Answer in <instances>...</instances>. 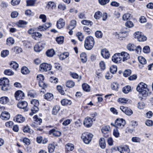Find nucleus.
I'll return each mask as SVG.
<instances>
[{"instance_id":"nucleus-15","label":"nucleus","mask_w":153,"mask_h":153,"mask_svg":"<svg viewBox=\"0 0 153 153\" xmlns=\"http://www.w3.org/2000/svg\"><path fill=\"white\" fill-rule=\"evenodd\" d=\"M120 53L121 59H122V61H126L130 58L129 54L126 52L123 51Z\"/></svg>"},{"instance_id":"nucleus-40","label":"nucleus","mask_w":153,"mask_h":153,"mask_svg":"<svg viewBox=\"0 0 153 153\" xmlns=\"http://www.w3.org/2000/svg\"><path fill=\"white\" fill-rule=\"evenodd\" d=\"M21 73L24 74H28L30 71L28 68L26 67H22L21 70Z\"/></svg>"},{"instance_id":"nucleus-16","label":"nucleus","mask_w":153,"mask_h":153,"mask_svg":"<svg viewBox=\"0 0 153 153\" xmlns=\"http://www.w3.org/2000/svg\"><path fill=\"white\" fill-rule=\"evenodd\" d=\"M0 117L3 120H7L10 119V115L8 112L4 111L1 113Z\"/></svg>"},{"instance_id":"nucleus-7","label":"nucleus","mask_w":153,"mask_h":153,"mask_svg":"<svg viewBox=\"0 0 153 153\" xmlns=\"http://www.w3.org/2000/svg\"><path fill=\"white\" fill-rule=\"evenodd\" d=\"M52 67L51 65L46 63H43L40 65V69L42 71H47L51 70Z\"/></svg>"},{"instance_id":"nucleus-20","label":"nucleus","mask_w":153,"mask_h":153,"mask_svg":"<svg viewBox=\"0 0 153 153\" xmlns=\"http://www.w3.org/2000/svg\"><path fill=\"white\" fill-rule=\"evenodd\" d=\"M36 141L39 143H42L43 144L46 143L48 142V140L46 138L43 139L42 136H38L36 138Z\"/></svg>"},{"instance_id":"nucleus-25","label":"nucleus","mask_w":153,"mask_h":153,"mask_svg":"<svg viewBox=\"0 0 153 153\" xmlns=\"http://www.w3.org/2000/svg\"><path fill=\"white\" fill-rule=\"evenodd\" d=\"M74 146L73 144L68 143L65 145L66 151L69 152L73 150L74 149Z\"/></svg>"},{"instance_id":"nucleus-64","label":"nucleus","mask_w":153,"mask_h":153,"mask_svg":"<svg viewBox=\"0 0 153 153\" xmlns=\"http://www.w3.org/2000/svg\"><path fill=\"white\" fill-rule=\"evenodd\" d=\"M39 86L42 88L47 87V85L43 81H39Z\"/></svg>"},{"instance_id":"nucleus-50","label":"nucleus","mask_w":153,"mask_h":153,"mask_svg":"<svg viewBox=\"0 0 153 153\" xmlns=\"http://www.w3.org/2000/svg\"><path fill=\"white\" fill-rule=\"evenodd\" d=\"M64 37L60 36L57 37L56 39V41L59 44H62L63 42Z\"/></svg>"},{"instance_id":"nucleus-41","label":"nucleus","mask_w":153,"mask_h":153,"mask_svg":"<svg viewBox=\"0 0 153 153\" xmlns=\"http://www.w3.org/2000/svg\"><path fill=\"white\" fill-rule=\"evenodd\" d=\"M83 90L86 91H89L90 90V87L87 84L84 83L82 85Z\"/></svg>"},{"instance_id":"nucleus-22","label":"nucleus","mask_w":153,"mask_h":153,"mask_svg":"<svg viewBox=\"0 0 153 153\" xmlns=\"http://www.w3.org/2000/svg\"><path fill=\"white\" fill-rule=\"evenodd\" d=\"M76 24V21L75 20H71L70 22V25L67 27L69 30H72L75 27Z\"/></svg>"},{"instance_id":"nucleus-17","label":"nucleus","mask_w":153,"mask_h":153,"mask_svg":"<svg viewBox=\"0 0 153 153\" xmlns=\"http://www.w3.org/2000/svg\"><path fill=\"white\" fill-rule=\"evenodd\" d=\"M50 134H52L55 137H59L61 134L60 131L55 129H53L49 131Z\"/></svg>"},{"instance_id":"nucleus-32","label":"nucleus","mask_w":153,"mask_h":153,"mask_svg":"<svg viewBox=\"0 0 153 153\" xmlns=\"http://www.w3.org/2000/svg\"><path fill=\"white\" fill-rule=\"evenodd\" d=\"M127 49L129 51H134L136 49V46L133 44L129 43L127 46Z\"/></svg>"},{"instance_id":"nucleus-29","label":"nucleus","mask_w":153,"mask_h":153,"mask_svg":"<svg viewBox=\"0 0 153 153\" xmlns=\"http://www.w3.org/2000/svg\"><path fill=\"white\" fill-rule=\"evenodd\" d=\"M110 128L109 126H105L102 128L101 131L102 133L105 134H107L109 132Z\"/></svg>"},{"instance_id":"nucleus-1","label":"nucleus","mask_w":153,"mask_h":153,"mask_svg":"<svg viewBox=\"0 0 153 153\" xmlns=\"http://www.w3.org/2000/svg\"><path fill=\"white\" fill-rule=\"evenodd\" d=\"M146 84L143 82L140 83L137 85L136 89L137 91L141 94L143 97H146L148 95L149 90Z\"/></svg>"},{"instance_id":"nucleus-63","label":"nucleus","mask_w":153,"mask_h":153,"mask_svg":"<svg viewBox=\"0 0 153 153\" xmlns=\"http://www.w3.org/2000/svg\"><path fill=\"white\" fill-rule=\"evenodd\" d=\"M37 79L39 81H43L44 79V77L42 74H39L36 76Z\"/></svg>"},{"instance_id":"nucleus-12","label":"nucleus","mask_w":153,"mask_h":153,"mask_svg":"<svg viewBox=\"0 0 153 153\" xmlns=\"http://www.w3.org/2000/svg\"><path fill=\"white\" fill-rule=\"evenodd\" d=\"M45 45L41 42H39L34 47V51L36 52H39L43 48Z\"/></svg>"},{"instance_id":"nucleus-56","label":"nucleus","mask_w":153,"mask_h":153,"mask_svg":"<svg viewBox=\"0 0 153 153\" xmlns=\"http://www.w3.org/2000/svg\"><path fill=\"white\" fill-rule=\"evenodd\" d=\"M145 104L143 102H139L138 103L137 107L140 109H143L145 107Z\"/></svg>"},{"instance_id":"nucleus-33","label":"nucleus","mask_w":153,"mask_h":153,"mask_svg":"<svg viewBox=\"0 0 153 153\" xmlns=\"http://www.w3.org/2000/svg\"><path fill=\"white\" fill-rule=\"evenodd\" d=\"M47 56L48 57H52L55 54V52L53 49H51L48 50L46 53Z\"/></svg>"},{"instance_id":"nucleus-18","label":"nucleus","mask_w":153,"mask_h":153,"mask_svg":"<svg viewBox=\"0 0 153 153\" xmlns=\"http://www.w3.org/2000/svg\"><path fill=\"white\" fill-rule=\"evenodd\" d=\"M101 54L104 58L106 59L108 58L110 56L109 51L106 49H104L101 51Z\"/></svg>"},{"instance_id":"nucleus-10","label":"nucleus","mask_w":153,"mask_h":153,"mask_svg":"<svg viewBox=\"0 0 153 153\" xmlns=\"http://www.w3.org/2000/svg\"><path fill=\"white\" fill-rule=\"evenodd\" d=\"M120 109L126 114L128 116H131L133 114V111L130 109L123 106H121Z\"/></svg>"},{"instance_id":"nucleus-8","label":"nucleus","mask_w":153,"mask_h":153,"mask_svg":"<svg viewBox=\"0 0 153 153\" xmlns=\"http://www.w3.org/2000/svg\"><path fill=\"white\" fill-rule=\"evenodd\" d=\"M120 53H119L115 54L112 57V60L116 63H120L122 62Z\"/></svg>"},{"instance_id":"nucleus-3","label":"nucleus","mask_w":153,"mask_h":153,"mask_svg":"<svg viewBox=\"0 0 153 153\" xmlns=\"http://www.w3.org/2000/svg\"><path fill=\"white\" fill-rule=\"evenodd\" d=\"M0 86H1V89L3 91H7L11 88L9 80L5 77L0 79Z\"/></svg>"},{"instance_id":"nucleus-60","label":"nucleus","mask_w":153,"mask_h":153,"mask_svg":"<svg viewBox=\"0 0 153 153\" xmlns=\"http://www.w3.org/2000/svg\"><path fill=\"white\" fill-rule=\"evenodd\" d=\"M131 73L130 70L128 69L125 70L123 72V75L125 77H127L130 75Z\"/></svg>"},{"instance_id":"nucleus-37","label":"nucleus","mask_w":153,"mask_h":153,"mask_svg":"<svg viewBox=\"0 0 153 153\" xmlns=\"http://www.w3.org/2000/svg\"><path fill=\"white\" fill-rule=\"evenodd\" d=\"M66 85L68 88H72L75 85V83L72 81L69 80L66 82Z\"/></svg>"},{"instance_id":"nucleus-55","label":"nucleus","mask_w":153,"mask_h":153,"mask_svg":"<svg viewBox=\"0 0 153 153\" xmlns=\"http://www.w3.org/2000/svg\"><path fill=\"white\" fill-rule=\"evenodd\" d=\"M76 36L77 37L79 40L80 41H82L83 40L84 36L82 33L79 32L77 33L76 34Z\"/></svg>"},{"instance_id":"nucleus-31","label":"nucleus","mask_w":153,"mask_h":153,"mask_svg":"<svg viewBox=\"0 0 153 153\" xmlns=\"http://www.w3.org/2000/svg\"><path fill=\"white\" fill-rule=\"evenodd\" d=\"M27 23V22L25 21L19 20L17 23V25L19 27H24Z\"/></svg>"},{"instance_id":"nucleus-57","label":"nucleus","mask_w":153,"mask_h":153,"mask_svg":"<svg viewBox=\"0 0 153 153\" xmlns=\"http://www.w3.org/2000/svg\"><path fill=\"white\" fill-rule=\"evenodd\" d=\"M117 101L119 103L123 104L127 103L128 100L125 98H120L118 99Z\"/></svg>"},{"instance_id":"nucleus-61","label":"nucleus","mask_w":153,"mask_h":153,"mask_svg":"<svg viewBox=\"0 0 153 153\" xmlns=\"http://www.w3.org/2000/svg\"><path fill=\"white\" fill-rule=\"evenodd\" d=\"M125 25L128 27L131 28L133 26L134 24L131 21H128L125 23Z\"/></svg>"},{"instance_id":"nucleus-36","label":"nucleus","mask_w":153,"mask_h":153,"mask_svg":"<svg viewBox=\"0 0 153 153\" xmlns=\"http://www.w3.org/2000/svg\"><path fill=\"white\" fill-rule=\"evenodd\" d=\"M7 44L9 45H13L14 43V39L11 37L7 38L6 40Z\"/></svg>"},{"instance_id":"nucleus-46","label":"nucleus","mask_w":153,"mask_h":153,"mask_svg":"<svg viewBox=\"0 0 153 153\" xmlns=\"http://www.w3.org/2000/svg\"><path fill=\"white\" fill-rule=\"evenodd\" d=\"M33 118L35 120V123L37 124L40 125L42 122V120L41 118H39L37 117V115H35L34 116Z\"/></svg>"},{"instance_id":"nucleus-6","label":"nucleus","mask_w":153,"mask_h":153,"mask_svg":"<svg viewBox=\"0 0 153 153\" xmlns=\"http://www.w3.org/2000/svg\"><path fill=\"white\" fill-rule=\"evenodd\" d=\"M134 37L139 42H144L147 39L146 36L141 32H136L134 33Z\"/></svg>"},{"instance_id":"nucleus-24","label":"nucleus","mask_w":153,"mask_h":153,"mask_svg":"<svg viewBox=\"0 0 153 153\" xmlns=\"http://www.w3.org/2000/svg\"><path fill=\"white\" fill-rule=\"evenodd\" d=\"M61 103L62 105L65 106L70 105L71 104L72 102L71 100L67 99H63L61 101Z\"/></svg>"},{"instance_id":"nucleus-54","label":"nucleus","mask_w":153,"mask_h":153,"mask_svg":"<svg viewBox=\"0 0 153 153\" xmlns=\"http://www.w3.org/2000/svg\"><path fill=\"white\" fill-rule=\"evenodd\" d=\"M81 23L83 25H92L93 23L92 22L88 20H83L81 21Z\"/></svg>"},{"instance_id":"nucleus-49","label":"nucleus","mask_w":153,"mask_h":153,"mask_svg":"<svg viewBox=\"0 0 153 153\" xmlns=\"http://www.w3.org/2000/svg\"><path fill=\"white\" fill-rule=\"evenodd\" d=\"M95 36L98 38H101L102 37V33L100 30H97L95 32Z\"/></svg>"},{"instance_id":"nucleus-58","label":"nucleus","mask_w":153,"mask_h":153,"mask_svg":"<svg viewBox=\"0 0 153 153\" xmlns=\"http://www.w3.org/2000/svg\"><path fill=\"white\" fill-rule=\"evenodd\" d=\"M131 15L129 13H126L124 14L122 17L124 21L130 19Z\"/></svg>"},{"instance_id":"nucleus-14","label":"nucleus","mask_w":153,"mask_h":153,"mask_svg":"<svg viewBox=\"0 0 153 153\" xmlns=\"http://www.w3.org/2000/svg\"><path fill=\"white\" fill-rule=\"evenodd\" d=\"M117 149L121 153H129L130 151V149L127 146H119Z\"/></svg>"},{"instance_id":"nucleus-47","label":"nucleus","mask_w":153,"mask_h":153,"mask_svg":"<svg viewBox=\"0 0 153 153\" xmlns=\"http://www.w3.org/2000/svg\"><path fill=\"white\" fill-rule=\"evenodd\" d=\"M42 36V34L39 32H34L32 35L33 38L36 40V38H40Z\"/></svg>"},{"instance_id":"nucleus-26","label":"nucleus","mask_w":153,"mask_h":153,"mask_svg":"<svg viewBox=\"0 0 153 153\" xmlns=\"http://www.w3.org/2000/svg\"><path fill=\"white\" fill-rule=\"evenodd\" d=\"M44 98L48 100L51 101L53 98V96L52 94L47 93L44 95Z\"/></svg>"},{"instance_id":"nucleus-52","label":"nucleus","mask_w":153,"mask_h":153,"mask_svg":"<svg viewBox=\"0 0 153 153\" xmlns=\"http://www.w3.org/2000/svg\"><path fill=\"white\" fill-rule=\"evenodd\" d=\"M9 54V51L7 50L2 51L1 53V56L2 57H4L7 56Z\"/></svg>"},{"instance_id":"nucleus-9","label":"nucleus","mask_w":153,"mask_h":153,"mask_svg":"<svg viewBox=\"0 0 153 153\" xmlns=\"http://www.w3.org/2000/svg\"><path fill=\"white\" fill-rule=\"evenodd\" d=\"M15 98L18 100L23 99L25 97L24 93L22 91L20 90L16 91L15 94Z\"/></svg>"},{"instance_id":"nucleus-27","label":"nucleus","mask_w":153,"mask_h":153,"mask_svg":"<svg viewBox=\"0 0 153 153\" xmlns=\"http://www.w3.org/2000/svg\"><path fill=\"white\" fill-rule=\"evenodd\" d=\"M99 145L100 147L103 149L105 147V143L104 139L103 138H101L99 140Z\"/></svg>"},{"instance_id":"nucleus-38","label":"nucleus","mask_w":153,"mask_h":153,"mask_svg":"<svg viewBox=\"0 0 153 153\" xmlns=\"http://www.w3.org/2000/svg\"><path fill=\"white\" fill-rule=\"evenodd\" d=\"M102 13L100 11H98L96 12L94 15V17L96 19H99L102 16Z\"/></svg>"},{"instance_id":"nucleus-21","label":"nucleus","mask_w":153,"mask_h":153,"mask_svg":"<svg viewBox=\"0 0 153 153\" xmlns=\"http://www.w3.org/2000/svg\"><path fill=\"white\" fill-rule=\"evenodd\" d=\"M65 25V22L64 20L62 18H60L57 22L56 26L59 29H60L64 27Z\"/></svg>"},{"instance_id":"nucleus-53","label":"nucleus","mask_w":153,"mask_h":153,"mask_svg":"<svg viewBox=\"0 0 153 153\" xmlns=\"http://www.w3.org/2000/svg\"><path fill=\"white\" fill-rule=\"evenodd\" d=\"M10 65L11 67L16 70L18 67V64L16 62L12 61L10 63Z\"/></svg>"},{"instance_id":"nucleus-48","label":"nucleus","mask_w":153,"mask_h":153,"mask_svg":"<svg viewBox=\"0 0 153 153\" xmlns=\"http://www.w3.org/2000/svg\"><path fill=\"white\" fill-rule=\"evenodd\" d=\"M71 76L74 78L78 79V81H79L81 79V76H79L76 73H71Z\"/></svg>"},{"instance_id":"nucleus-11","label":"nucleus","mask_w":153,"mask_h":153,"mask_svg":"<svg viewBox=\"0 0 153 153\" xmlns=\"http://www.w3.org/2000/svg\"><path fill=\"white\" fill-rule=\"evenodd\" d=\"M92 119L88 117L85 119L84 121L83 124L85 126L89 127L92 126Z\"/></svg>"},{"instance_id":"nucleus-62","label":"nucleus","mask_w":153,"mask_h":153,"mask_svg":"<svg viewBox=\"0 0 153 153\" xmlns=\"http://www.w3.org/2000/svg\"><path fill=\"white\" fill-rule=\"evenodd\" d=\"M30 102L33 106H38L39 105V101L37 100H33L31 101Z\"/></svg>"},{"instance_id":"nucleus-13","label":"nucleus","mask_w":153,"mask_h":153,"mask_svg":"<svg viewBox=\"0 0 153 153\" xmlns=\"http://www.w3.org/2000/svg\"><path fill=\"white\" fill-rule=\"evenodd\" d=\"M27 102L25 101H20L18 103L17 106L20 108L25 109V111H28L27 109Z\"/></svg>"},{"instance_id":"nucleus-59","label":"nucleus","mask_w":153,"mask_h":153,"mask_svg":"<svg viewBox=\"0 0 153 153\" xmlns=\"http://www.w3.org/2000/svg\"><path fill=\"white\" fill-rule=\"evenodd\" d=\"M4 74L6 75L10 76L13 75L14 72L12 71L11 70L7 69L4 71Z\"/></svg>"},{"instance_id":"nucleus-5","label":"nucleus","mask_w":153,"mask_h":153,"mask_svg":"<svg viewBox=\"0 0 153 153\" xmlns=\"http://www.w3.org/2000/svg\"><path fill=\"white\" fill-rule=\"evenodd\" d=\"M126 124V121L123 119H117L115 121V127L122 129Z\"/></svg>"},{"instance_id":"nucleus-28","label":"nucleus","mask_w":153,"mask_h":153,"mask_svg":"<svg viewBox=\"0 0 153 153\" xmlns=\"http://www.w3.org/2000/svg\"><path fill=\"white\" fill-rule=\"evenodd\" d=\"M9 99L6 97H3L0 98V103L2 104H6L9 102Z\"/></svg>"},{"instance_id":"nucleus-34","label":"nucleus","mask_w":153,"mask_h":153,"mask_svg":"<svg viewBox=\"0 0 153 153\" xmlns=\"http://www.w3.org/2000/svg\"><path fill=\"white\" fill-rule=\"evenodd\" d=\"M131 87L129 85H127L123 88L122 91L123 93L127 94L131 91Z\"/></svg>"},{"instance_id":"nucleus-4","label":"nucleus","mask_w":153,"mask_h":153,"mask_svg":"<svg viewBox=\"0 0 153 153\" xmlns=\"http://www.w3.org/2000/svg\"><path fill=\"white\" fill-rule=\"evenodd\" d=\"M93 136L91 134L86 132L82 134L81 138L85 143L88 144L91 141Z\"/></svg>"},{"instance_id":"nucleus-23","label":"nucleus","mask_w":153,"mask_h":153,"mask_svg":"<svg viewBox=\"0 0 153 153\" xmlns=\"http://www.w3.org/2000/svg\"><path fill=\"white\" fill-rule=\"evenodd\" d=\"M38 106H33L31 108V112L29 114L30 115L32 116L34 114L37 113L39 111Z\"/></svg>"},{"instance_id":"nucleus-30","label":"nucleus","mask_w":153,"mask_h":153,"mask_svg":"<svg viewBox=\"0 0 153 153\" xmlns=\"http://www.w3.org/2000/svg\"><path fill=\"white\" fill-rule=\"evenodd\" d=\"M81 60L83 63H85L87 61V57L86 54L83 52L80 55Z\"/></svg>"},{"instance_id":"nucleus-45","label":"nucleus","mask_w":153,"mask_h":153,"mask_svg":"<svg viewBox=\"0 0 153 153\" xmlns=\"http://www.w3.org/2000/svg\"><path fill=\"white\" fill-rule=\"evenodd\" d=\"M117 70V68L116 65H112L110 68V71L112 74L116 73Z\"/></svg>"},{"instance_id":"nucleus-43","label":"nucleus","mask_w":153,"mask_h":153,"mask_svg":"<svg viewBox=\"0 0 153 153\" xmlns=\"http://www.w3.org/2000/svg\"><path fill=\"white\" fill-rule=\"evenodd\" d=\"M59 109L60 108L59 106H55L53 109L52 111V114L54 115L56 114Z\"/></svg>"},{"instance_id":"nucleus-51","label":"nucleus","mask_w":153,"mask_h":153,"mask_svg":"<svg viewBox=\"0 0 153 153\" xmlns=\"http://www.w3.org/2000/svg\"><path fill=\"white\" fill-rule=\"evenodd\" d=\"M47 6H48L49 9H53L56 7L55 3L53 1H50L48 3Z\"/></svg>"},{"instance_id":"nucleus-35","label":"nucleus","mask_w":153,"mask_h":153,"mask_svg":"<svg viewBox=\"0 0 153 153\" xmlns=\"http://www.w3.org/2000/svg\"><path fill=\"white\" fill-rule=\"evenodd\" d=\"M119 85L118 84L115 82H113L111 85V89L113 90H117L119 88Z\"/></svg>"},{"instance_id":"nucleus-19","label":"nucleus","mask_w":153,"mask_h":153,"mask_svg":"<svg viewBox=\"0 0 153 153\" xmlns=\"http://www.w3.org/2000/svg\"><path fill=\"white\" fill-rule=\"evenodd\" d=\"M25 118L21 115H18L14 118V120L18 123H22L25 121Z\"/></svg>"},{"instance_id":"nucleus-39","label":"nucleus","mask_w":153,"mask_h":153,"mask_svg":"<svg viewBox=\"0 0 153 153\" xmlns=\"http://www.w3.org/2000/svg\"><path fill=\"white\" fill-rule=\"evenodd\" d=\"M55 148V146L54 144H49L48 147L49 152L50 153L53 152Z\"/></svg>"},{"instance_id":"nucleus-44","label":"nucleus","mask_w":153,"mask_h":153,"mask_svg":"<svg viewBox=\"0 0 153 153\" xmlns=\"http://www.w3.org/2000/svg\"><path fill=\"white\" fill-rule=\"evenodd\" d=\"M138 60L139 62L142 64H145L146 63V59L143 57L140 56L138 57Z\"/></svg>"},{"instance_id":"nucleus-2","label":"nucleus","mask_w":153,"mask_h":153,"mask_svg":"<svg viewBox=\"0 0 153 153\" xmlns=\"http://www.w3.org/2000/svg\"><path fill=\"white\" fill-rule=\"evenodd\" d=\"M94 41L93 38L91 36L87 37L84 41V47L87 50H91L94 46Z\"/></svg>"},{"instance_id":"nucleus-42","label":"nucleus","mask_w":153,"mask_h":153,"mask_svg":"<svg viewBox=\"0 0 153 153\" xmlns=\"http://www.w3.org/2000/svg\"><path fill=\"white\" fill-rule=\"evenodd\" d=\"M69 56V53L67 52L64 53H63L60 55L59 56V59L61 60L66 58Z\"/></svg>"}]
</instances>
